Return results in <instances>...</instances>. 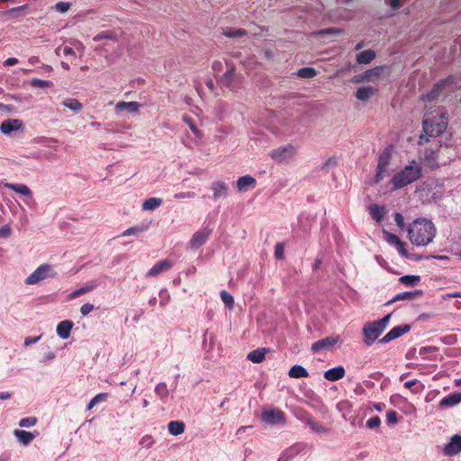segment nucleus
Listing matches in <instances>:
<instances>
[{
  "label": "nucleus",
  "instance_id": "7",
  "mask_svg": "<svg viewBox=\"0 0 461 461\" xmlns=\"http://www.w3.org/2000/svg\"><path fill=\"white\" fill-rule=\"evenodd\" d=\"M262 420L269 425L285 423V417L283 411L275 408H264L261 414Z\"/></svg>",
  "mask_w": 461,
  "mask_h": 461
},
{
  "label": "nucleus",
  "instance_id": "41",
  "mask_svg": "<svg viewBox=\"0 0 461 461\" xmlns=\"http://www.w3.org/2000/svg\"><path fill=\"white\" fill-rule=\"evenodd\" d=\"M223 34L230 38H236V37H241L246 34V31L243 29H234V28H229L227 29Z\"/></svg>",
  "mask_w": 461,
  "mask_h": 461
},
{
  "label": "nucleus",
  "instance_id": "36",
  "mask_svg": "<svg viewBox=\"0 0 461 461\" xmlns=\"http://www.w3.org/2000/svg\"><path fill=\"white\" fill-rule=\"evenodd\" d=\"M420 281V276L406 275L400 277V282L403 285L414 286Z\"/></svg>",
  "mask_w": 461,
  "mask_h": 461
},
{
  "label": "nucleus",
  "instance_id": "30",
  "mask_svg": "<svg viewBox=\"0 0 461 461\" xmlns=\"http://www.w3.org/2000/svg\"><path fill=\"white\" fill-rule=\"evenodd\" d=\"M163 203L161 198L150 197L142 203L141 208L143 211H153L158 208Z\"/></svg>",
  "mask_w": 461,
  "mask_h": 461
},
{
  "label": "nucleus",
  "instance_id": "31",
  "mask_svg": "<svg viewBox=\"0 0 461 461\" xmlns=\"http://www.w3.org/2000/svg\"><path fill=\"white\" fill-rule=\"evenodd\" d=\"M267 349L257 348L248 354V359L253 363H261L265 359Z\"/></svg>",
  "mask_w": 461,
  "mask_h": 461
},
{
  "label": "nucleus",
  "instance_id": "40",
  "mask_svg": "<svg viewBox=\"0 0 461 461\" xmlns=\"http://www.w3.org/2000/svg\"><path fill=\"white\" fill-rule=\"evenodd\" d=\"M220 295H221V299L223 302V303L225 304V306L228 307L229 309H232L233 305H234L233 296L230 294H229L228 292H226L225 290H222L221 292Z\"/></svg>",
  "mask_w": 461,
  "mask_h": 461
},
{
  "label": "nucleus",
  "instance_id": "64",
  "mask_svg": "<svg viewBox=\"0 0 461 461\" xmlns=\"http://www.w3.org/2000/svg\"><path fill=\"white\" fill-rule=\"evenodd\" d=\"M63 54L65 56H69L72 58H76V51L73 47L65 46L63 49Z\"/></svg>",
  "mask_w": 461,
  "mask_h": 461
},
{
  "label": "nucleus",
  "instance_id": "54",
  "mask_svg": "<svg viewBox=\"0 0 461 461\" xmlns=\"http://www.w3.org/2000/svg\"><path fill=\"white\" fill-rule=\"evenodd\" d=\"M104 39H113V35L109 32H101L94 37L95 41H99Z\"/></svg>",
  "mask_w": 461,
  "mask_h": 461
},
{
  "label": "nucleus",
  "instance_id": "34",
  "mask_svg": "<svg viewBox=\"0 0 461 461\" xmlns=\"http://www.w3.org/2000/svg\"><path fill=\"white\" fill-rule=\"evenodd\" d=\"M167 428L171 435L177 436L185 431V423L179 420H173L168 423Z\"/></svg>",
  "mask_w": 461,
  "mask_h": 461
},
{
  "label": "nucleus",
  "instance_id": "38",
  "mask_svg": "<svg viewBox=\"0 0 461 461\" xmlns=\"http://www.w3.org/2000/svg\"><path fill=\"white\" fill-rule=\"evenodd\" d=\"M108 397V393H101L93 397L87 404V410L93 409L99 402H104Z\"/></svg>",
  "mask_w": 461,
  "mask_h": 461
},
{
  "label": "nucleus",
  "instance_id": "46",
  "mask_svg": "<svg viewBox=\"0 0 461 461\" xmlns=\"http://www.w3.org/2000/svg\"><path fill=\"white\" fill-rule=\"evenodd\" d=\"M154 443L155 441L150 435H145L140 440V445L147 448L151 447Z\"/></svg>",
  "mask_w": 461,
  "mask_h": 461
},
{
  "label": "nucleus",
  "instance_id": "15",
  "mask_svg": "<svg viewBox=\"0 0 461 461\" xmlns=\"http://www.w3.org/2000/svg\"><path fill=\"white\" fill-rule=\"evenodd\" d=\"M23 127L22 121L18 119H8L4 121L0 125V131L5 134L9 135L13 131L19 130Z\"/></svg>",
  "mask_w": 461,
  "mask_h": 461
},
{
  "label": "nucleus",
  "instance_id": "44",
  "mask_svg": "<svg viewBox=\"0 0 461 461\" xmlns=\"http://www.w3.org/2000/svg\"><path fill=\"white\" fill-rule=\"evenodd\" d=\"M51 85H52L51 82L49 81V80H42V79L33 78L31 81V86L32 87L46 88V87L50 86Z\"/></svg>",
  "mask_w": 461,
  "mask_h": 461
},
{
  "label": "nucleus",
  "instance_id": "24",
  "mask_svg": "<svg viewBox=\"0 0 461 461\" xmlns=\"http://www.w3.org/2000/svg\"><path fill=\"white\" fill-rule=\"evenodd\" d=\"M72 328L73 322L71 321H62L57 326V334L61 339H66L70 336Z\"/></svg>",
  "mask_w": 461,
  "mask_h": 461
},
{
  "label": "nucleus",
  "instance_id": "51",
  "mask_svg": "<svg viewBox=\"0 0 461 461\" xmlns=\"http://www.w3.org/2000/svg\"><path fill=\"white\" fill-rule=\"evenodd\" d=\"M160 304L165 306L170 300V294L167 289H162L159 292Z\"/></svg>",
  "mask_w": 461,
  "mask_h": 461
},
{
  "label": "nucleus",
  "instance_id": "10",
  "mask_svg": "<svg viewBox=\"0 0 461 461\" xmlns=\"http://www.w3.org/2000/svg\"><path fill=\"white\" fill-rule=\"evenodd\" d=\"M411 330L410 325L404 324V325H399L396 327H393L389 332H387L380 340V343H388L403 334L407 333Z\"/></svg>",
  "mask_w": 461,
  "mask_h": 461
},
{
  "label": "nucleus",
  "instance_id": "26",
  "mask_svg": "<svg viewBox=\"0 0 461 461\" xmlns=\"http://www.w3.org/2000/svg\"><path fill=\"white\" fill-rule=\"evenodd\" d=\"M375 93V89L372 86H363L359 87L355 96L360 100V101H367L371 98L372 95H374Z\"/></svg>",
  "mask_w": 461,
  "mask_h": 461
},
{
  "label": "nucleus",
  "instance_id": "29",
  "mask_svg": "<svg viewBox=\"0 0 461 461\" xmlns=\"http://www.w3.org/2000/svg\"><path fill=\"white\" fill-rule=\"evenodd\" d=\"M375 58V52L372 50H366L359 52L356 59L359 64H369Z\"/></svg>",
  "mask_w": 461,
  "mask_h": 461
},
{
  "label": "nucleus",
  "instance_id": "52",
  "mask_svg": "<svg viewBox=\"0 0 461 461\" xmlns=\"http://www.w3.org/2000/svg\"><path fill=\"white\" fill-rule=\"evenodd\" d=\"M386 421L388 424H396L398 422L397 412L395 411H387Z\"/></svg>",
  "mask_w": 461,
  "mask_h": 461
},
{
  "label": "nucleus",
  "instance_id": "14",
  "mask_svg": "<svg viewBox=\"0 0 461 461\" xmlns=\"http://www.w3.org/2000/svg\"><path fill=\"white\" fill-rule=\"evenodd\" d=\"M140 108V104L138 102H118L115 105V112L117 114L122 113L124 111L130 113H137Z\"/></svg>",
  "mask_w": 461,
  "mask_h": 461
},
{
  "label": "nucleus",
  "instance_id": "33",
  "mask_svg": "<svg viewBox=\"0 0 461 461\" xmlns=\"http://www.w3.org/2000/svg\"><path fill=\"white\" fill-rule=\"evenodd\" d=\"M289 376L292 378H303L308 377V371L302 366L294 365L293 366L288 373Z\"/></svg>",
  "mask_w": 461,
  "mask_h": 461
},
{
  "label": "nucleus",
  "instance_id": "47",
  "mask_svg": "<svg viewBox=\"0 0 461 461\" xmlns=\"http://www.w3.org/2000/svg\"><path fill=\"white\" fill-rule=\"evenodd\" d=\"M381 424L380 418L378 416H373L366 421V426L370 429H377Z\"/></svg>",
  "mask_w": 461,
  "mask_h": 461
},
{
  "label": "nucleus",
  "instance_id": "63",
  "mask_svg": "<svg viewBox=\"0 0 461 461\" xmlns=\"http://www.w3.org/2000/svg\"><path fill=\"white\" fill-rule=\"evenodd\" d=\"M41 336L37 337H26L24 339V346L28 347L30 345L37 343L41 339Z\"/></svg>",
  "mask_w": 461,
  "mask_h": 461
},
{
  "label": "nucleus",
  "instance_id": "37",
  "mask_svg": "<svg viewBox=\"0 0 461 461\" xmlns=\"http://www.w3.org/2000/svg\"><path fill=\"white\" fill-rule=\"evenodd\" d=\"M296 74L302 78H312L317 75V72L313 68L306 67L300 68Z\"/></svg>",
  "mask_w": 461,
  "mask_h": 461
},
{
  "label": "nucleus",
  "instance_id": "28",
  "mask_svg": "<svg viewBox=\"0 0 461 461\" xmlns=\"http://www.w3.org/2000/svg\"><path fill=\"white\" fill-rule=\"evenodd\" d=\"M371 217L377 222L381 221L385 213L384 207L373 203L368 207Z\"/></svg>",
  "mask_w": 461,
  "mask_h": 461
},
{
  "label": "nucleus",
  "instance_id": "13",
  "mask_svg": "<svg viewBox=\"0 0 461 461\" xmlns=\"http://www.w3.org/2000/svg\"><path fill=\"white\" fill-rule=\"evenodd\" d=\"M211 230L204 229L203 230L196 231L189 241V245L193 249H198L203 246L209 239Z\"/></svg>",
  "mask_w": 461,
  "mask_h": 461
},
{
  "label": "nucleus",
  "instance_id": "11",
  "mask_svg": "<svg viewBox=\"0 0 461 461\" xmlns=\"http://www.w3.org/2000/svg\"><path fill=\"white\" fill-rule=\"evenodd\" d=\"M5 187L29 198L28 200L24 201L26 204L31 205V203L33 202L32 192L26 185L5 183Z\"/></svg>",
  "mask_w": 461,
  "mask_h": 461
},
{
  "label": "nucleus",
  "instance_id": "12",
  "mask_svg": "<svg viewBox=\"0 0 461 461\" xmlns=\"http://www.w3.org/2000/svg\"><path fill=\"white\" fill-rule=\"evenodd\" d=\"M339 336L326 337L322 339H320V340L314 342L311 348L312 351L316 353V352H320L321 350L329 349L330 348H331L332 346L337 344L339 342Z\"/></svg>",
  "mask_w": 461,
  "mask_h": 461
},
{
  "label": "nucleus",
  "instance_id": "42",
  "mask_svg": "<svg viewBox=\"0 0 461 461\" xmlns=\"http://www.w3.org/2000/svg\"><path fill=\"white\" fill-rule=\"evenodd\" d=\"M37 423V418L35 417H27L23 418L19 420V426L21 428H32L35 426Z\"/></svg>",
  "mask_w": 461,
  "mask_h": 461
},
{
  "label": "nucleus",
  "instance_id": "56",
  "mask_svg": "<svg viewBox=\"0 0 461 461\" xmlns=\"http://www.w3.org/2000/svg\"><path fill=\"white\" fill-rule=\"evenodd\" d=\"M94 310V305L86 303H84L80 308V312L83 316H86L88 313H90Z\"/></svg>",
  "mask_w": 461,
  "mask_h": 461
},
{
  "label": "nucleus",
  "instance_id": "9",
  "mask_svg": "<svg viewBox=\"0 0 461 461\" xmlns=\"http://www.w3.org/2000/svg\"><path fill=\"white\" fill-rule=\"evenodd\" d=\"M220 83L230 88L235 90L240 86V77L235 74L234 69L230 68L221 77Z\"/></svg>",
  "mask_w": 461,
  "mask_h": 461
},
{
  "label": "nucleus",
  "instance_id": "53",
  "mask_svg": "<svg viewBox=\"0 0 461 461\" xmlns=\"http://www.w3.org/2000/svg\"><path fill=\"white\" fill-rule=\"evenodd\" d=\"M174 197L176 199H193L195 197V193L194 192H181L175 194Z\"/></svg>",
  "mask_w": 461,
  "mask_h": 461
},
{
  "label": "nucleus",
  "instance_id": "55",
  "mask_svg": "<svg viewBox=\"0 0 461 461\" xmlns=\"http://www.w3.org/2000/svg\"><path fill=\"white\" fill-rule=\"evenodd\" d=\"M392 314L389 313L383 317L381 320L375 321V322L384 330L389 324Z\"/></svg>",
  "mask_w": 461,
  "mask_h": 461
},
{
  "label": "nucleus",
  "instance_id": "43",
  "mask_svg": "<svg viewBox=\"0 0 461 461\" xmlns=\"http://www.w3.org/2000/svg\"><path fill=\"white\" fill-rule=\"evenodd\" d=\"M146 230H147V227H145V226L131 227L123 231L122 236L136 235V234L145 231Z\"/></svg>",
  "mask_w": 461,
  "mask_h": 461
},
{
  "label": "nucleus",
  "instance_id": "1",
  "mask_svg": "<svg viewBox=\"0 0 461 461\" xmlns=\"http://www.w3.org/2000/svg\"><path fill=\"white\" fill-rule=\"evenodd\" d=\"M407 232L410 241L420 247L427 246L433 241L437 229L431 221L426 218H419L409 225Z\"/></svg>",
  "mask_w": 461,
  "mask_h": 461
},
{
  "label": "nucleus",
  "instance_id": "35",
  "mask_svg": "<svg viewBox=\"0 0 461 461\" xmlns=\"http://www.w3.org/2000/svg\"><path fill=\"white\" fill-rule=\"evenodd\" d=\"M62 104L74 112H80L82 110V104L75 98H66L63 100Z\"/></svg>",
  "mask_w": 461,
  "mask_h": 461
},
{
  "label": "nucleus",
  "instance_id": "4",
  "mask_svg": "<svg viewBox=\"0 0 461 461\" xmlns=\"http://www.w3.org/2000/svg\"><path fill=\"white\" fill-rule=\"evenodd\" d=\"M57 276V273L53 270L52 267L48 264H42L38 267L26 279L25 284L29 285H36L39 282L47 278H53Z\"/></svg>",
  "mask_w": 461,
  "mask_h": 461
},
{
  "label": "nucleus",
  "instance_id": "19",
  "mask_svg": "<svg viewBox=\"0 0 461 461\" xmlns=\"http://www.w3.org/2000/svg\"><path fill=\"white\" fill-rule=\"evenodd\" d=\"M213 200H218L228 195V185L222 181H215L212 184Z\"/></svg>",
  "mask_w": 461,
  "mask_h": 461
},
{
  "label": "nucleus",
  "instance_id": "2",
  "mask_svg": "<svg viewBox=\"0 0 461 461\" xmlns=\"http://www.w3.org/2000/svg\"><path fill=\"white\" fill-rule=\"evenodd\" d=\"M421 176L420 166L413 160L410 165L404 167V168L397 172L392 178V183L394 189L402 188L417 179Z\"/></svg>",
  "mask_w": 461,
  "mask_h": 461
},
{
  "label": "nucleus",
  "instance_id": "50",
  "mask_svg": "<svg viewBox=\"0 0 461 461\" xmlns=\"http://www.w3.org/2000/svg\"><path fill=\"white\" fill-rule=\"evenodd\" d=\"M12 234L10 224L0 227V239H8Z\"/></svg>",
  "mask_w": 461,
  "mask_h": 461
},
{
  "label": "nucleus",
  "instance_id": "27",
  "mask_svg": "<svg viewBox=\"0 0 461 461\" xmlns=\"http://www.w3.org/2000/svg\"><path fill=\"white\" fill-rule=\"evenodd\" d=\"M156 395L160 399L161 402L167 403L169 395V390L166 383H158L154 389Z\"/></svg>",
  "mask_w": 461,
  "mask_h": 461
},
{
  "label": "nucleus",
  "instance_id": "49",
  "mask_svg": "<svg viewBox=\"0 0 461 461\" xmlns=\"http://www.w3.org/2000/svg\"><path fill=\"white\" fill-rule=\"evenodd\" d=\"M71 4L68 2H59L55 5V10L63 14L69 10Z\"/></svg>",
  "mask_w": 461,
  "mask_h": 461
},
{
  "label": "nucleus",
  "instance_id": "57",
  "mask_svg": "<svg viewBox=\"0 0 461 461\" xmlns=\"http://www.w3.org/2000/svg\"><path fill=\"white\" fill-rule=\"evenodd\" d=\"M71 44L73 45L75 51H77L79 53V56L81 57L85 50L83 43L78 41H71Z\"/></svg>",
  "mask_w": 461,
  "mask_h": 461
},
{
  "label": "nucleus",
  "instance_id": "3",
  "mask_svg": "<svg viewBox=\"0 0 461 461\" xmlns=\"http://www.w3.org/2000/svg\"><path fill=\"white\" fill-rule=\"evenodd\" d=\"M425 133L430 137H436L443 133L447 126V118L442 110L437 114L426 113L422 122Z\"/></svg>",
  "mask_w": 461,
  "mask_h": 461
},
{
  "label": "nucleus",
  "instance_id": "21",
  "mask_svg": "<svg viewBox=\"0 0 461 461\" xmlns=\"http://www.w3.org/2000/svg\"><path fill=\"white\" fill-rule=\"evenodd\" d=\"M98 285L99 284L97 281H90V282L86 283V285H84L83 287L70 293L68 295V300H73L78 296H81L86 293L93 291L94 289H95L98 286Z\"/></svg>",
  "mask_w": 461,
  "mask_h": 461
},
{
  "label": "nucleus",
  "instance_id": "25",
  "mask_svg": "<svg viewBox=\"0 0 461 461\" xmlns=\"http://www.w3.org/2000/svg\"><path fill=\"white\" fill-rule=\"evenodd\" d=\"M422 295L421 290H415L411 292H403L396 294L389 303L408 300L411 301Z\"/></svg>",
  "mask_w": 461,
  "mask_h": 461
},
{
  "label": "nucleus",
  "instance_id": "6",
  "mask_svg": "<svg viewBox=\"0 0 461 461\" xmlns=\"http://www.w3.org/2000/svg\"><path fill=\"white\" fill-rule=\"evenodd\" d=\"M295 155V147L292 144H287L283 147L273 149L269 156L272 159L278 163L287 162L292 159Z\"/></svg>",
  "mask_w": 461,
  "mask_h": 461
},
{
  "label": "nucleus",
  "instance_id": "5",
  "mask_svg": "<svg viewBox=\"0 0 461 461\" xmlns=\"http://www.w3.org/2000/svg\"><path fill=\"white\" fill-rule=\"evenodd\" d=\"M364 342L366 346H371L384 332V330L375 321L367 322L362 330Z\"/></svg>",
  "mask_w": 461,
  "mask_h": 461
},
{
  "label": "nucleus",
  "instance_id": "61",
  "mask_svg": "<svg viewBox=\"0 0 461 461\" xmlns=\"http://www.w3.org/2000/svg\"><path fill=\"white\" fill-rule=\"evenodd\" d=\"M184 120L189 125V128L194 133V135L196 137H200V132H199L198 129L195 127V125L193 123L192 120L187 117H185Z\"/></svg>",
  "mask_w": 461,
  "mask_h": 461
},
{
  "label": "nucleus",
  "instance_id": "60",
  "mask_svg": "<svg viewBox=\"0 0 461 461\" xmlns=\"http://www.w3.org/2000/svg\"><path fill=\"white\" fill-rule=\"evenodd\" d=\"M402 0H384L385 5L392 7L393 10H397L401 6Z\"/></svg>",
  "mask_w": 461,
  "mask_h": 461
},
{
  "label": "nucleus",
  "instance_id": "32",
  "mask_svg": "<svg viewBox=\"0 0 461 461\" xmlns=\"http://www.w3.org/2000/svg\"><path fill=\"white\" fill-rule=\"evenodd\" d=\"M306 423L311 428V429L317 434H327L330 432V429L324 427L321 423L316 422L312 418H307Z\"/></svg>",
  "mask_w": 461,
  "mask_h": 461
},
{
  "label": "nucleus",
  "instance_id": "45",
  "mask_svg": "<svg viewBox=\"0 0 461 461\" xmlns=\"http://www.w3.org/2000/svg\"><path fill=\"white\" fill-rule=\"evenodd\" d=\"M382 68L376 67L372 69H367L364 72V77L366 80H370L372 77H378L381 74Z\"/></svg>",
  "mask_w": 461,
  "mask_h": 461
},
{
  "label": "nucleus",
  "instance_id": "39",
  "mask_svg": "<svg viewBox=\"0 0 461 461\" xmlns=\"http://www.w3.org/2000/svg\"><path fill=\"white\" fill-rule=\"evenodd\" d=\"M383 234H384V239L385 240V241L388 244L394 246V247H396L397 245H400L399 242L401 241V240L395 234H393V233L387 231L386 230H383Z\"/></svg>",
  "mask_w": 461,
  "mask_h": 461
},
{
  "label": "nucleus",
  "instance_id": "59",
  "mask_svg": "<svg viewBox=\"0 0 461 461\" xmlns=\"http://www.w3.org/2000/svg\"><path fill=\"white\" fill-rule=\"evenodd\" d=\"M394 221H395L396 225L400 229H403V227H404V219H403V216L401 213L396 212L394 214Z\"/></svg>",
  "mask_w": 461,
  "mask_h": 461
},
{
  "label": "nucleus",
  "instance_id": "16",
  "mask_svg": "<svg viewBox=\"0 0 461 461\" xmlns=\"http://www.w3.org/2000/svg\"><path fill=\"white\" fill-rule=\"evenodd\" d=\"M14 435L23 446H28L38 435V432H31L23 429H14Z\"/></svg>",
  "mask_w": 461,
  "mask_h": 461
},
{
  "label": "nucleus",
  "instance_id": "18",
  "mask_svg": "<svg viewBox=\"0 0 461 461\" xmlns=\"http://www.w3.org/2000/svg\"><path fill=\"white\" fill-rule=\"evenodd\" d=\"M257 181L254 177L246 175L237 180V188L240 192H247L256 187Z\"/></svg>",
  "mask_w": 461,
  "mask_h": 461
},
{
  "label": "nucleus",
  "instance_id": "22",
  "mask_svg": "<svg viewBox=\"0 0 461 461\" xmlns=\"http://www.w3.org/2000/svg\"><path fill=\"white\" fill-rule=\"evenodd\" d=\"M461 402V393H454L442 398L439 402L441 408L453 407Z\"/></svg>",
  "mask_w": 461,
  "mask_h": 461
},
{
  "label": "nucleus",
  "instance_id": "62",
  "mask_svg": "<svg viewBox=\"0 0 461 461\" xmlns=\"http://www.w3.org/2000/svg\"><path fill=\"white\" fill-rule=\"evenodd\" d=\"M275 256L278 259L283 258V256H284V247H283V245L281 243H277L276 245Z\"/></svg>",
  "mask_w": 461,
  "mask_h": 461
},
{
  "label": "nucleus",
  "instance_id": "23",
  "mask_svg": "<svg viewBox=\"0 0 461 461\" xmlns=\"http://www.w3.org/2000/svg\"><path fill=\"white\" fill-rule=\"evenodd\" d=\"M448 80H450V78L441 80L440 82L435 84L432 89L424 96V99L427 101H433L437 99Z\"/></svg>",
  "mask_w": 461,
  "mask_h": 461
},
{
  "label": "nucleus",
  "instance_id": "48",
  "mask_svg": "<svg viewBox=\"0 0 461 461\" xmlns=\"http://www.w3.org/2000/svg\"><path fill=\"white\" fill-rule=\"evenodd\" d=\"M388 164H389V155L388 154L381 155L379 158V160H378L377 167L381 168L382 170H386Z\"/></svg>",
  "mask_w": 461,
  "mask_h": 461
},
{
  "label": "nucleus",
  "instance_id": "17",
  "mask_svg": "<svg viewBox=\"0 0 461 461\" xmlns=\"http://www.w3.org/2000/svg\"><path fill=\"white\" fill-rule=\"evenodd\" d=\"M172 267V262L168 259H164L157 262L147 273V276L153 277L157 276L160 273L170 269Z\"/></svg>",
  "mask_w": 461,
  "mask_h": 461
},
{
  "label": "nucleus",
  "instance_id": "8",
  "mask_svg": "<svg viewBox=\"0 0 461 461\" xmlns=\"http://www.w3.org/2000/svg\"><path fill=\"white\" fill-rule=\"evenodd\" d=\"M442 453L446 456H453L461 453V435L455 434L442 449Z\"/></svg>",
  "mask_w": 461,
  "mask_h": 461
},
{
  "label": "nucleus",
  "instance_id": "20",
  "mask_svg": "<svg viewBox=\"0 0 461 461\" xmlns=\"http://www.w3.org/2000/svg\"><path fill=\"white\" fill-rule=\"evenodd\" d=\"M345 369L343 366H339L324 372V378L330 382L338 381L344 377Z\"/></svg>",
  "mask_w": 461,
  "mask_h": 461
},
{
  "label": "nucleus",
  "instance_id": "58",
  "mask_svg": "<svg viewBox=\"0 0 461 461\" xmlns=\"http://www.w3.org/2000/svg\"><path fill=\"white\" fill-rule=\"evenodd\" d=\"M400 245H397L395 248L397 249V251L399 252V254L402 256V257H404V258H408V252L407 250L405 249V243L403 241H400L399 242Z\"/></svg>",
  "mask_w": 461,
  "mask_h": 461
}]
</instances>
